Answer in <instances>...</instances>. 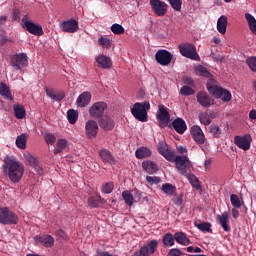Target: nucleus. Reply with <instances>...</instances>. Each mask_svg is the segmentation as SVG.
I'll use <instances>...</instances> for the list:
<instances>
[{"label":"nucleus","mask_w":256,"mask_h":256,"mask_svg":"<svg viewBox=\"0 0 256 256\" xmlns=\"http://www.w3.org/2000/svg\"><path fill=\"white\" fill-rule=\"evenodd\" d=\"M4 167L7 169L8 176L13 183H19L21 181L23 173H25V167L21 162L6 158Z\"/></svg>","instance_id":"f257e3e1"},{"label":"nucleus","mask_w":256,"mask_h":256,"mask_svg":"<svg viewBox=\"0 0 256 256\" xmlns=\"http://www.w3.org/2000/svg\"><path fill=\"white\" fill-rule=\"evenodd\" d=\"M207 90L216 99H222L224 103H229L233 99L231 92L217 85V82L213 78H210L207 82Z\"/></svg>","instance_id":"f03ea898"},{"label":"nucleus","mask_w":256,"mask_h":256,"mask_svg":"<svg viewBox=\"0 0 256 256\" xmlns=\"http://www.w3.org/2000/svg\"><path fill=\"white\" fill-rule=\"evenodd\" d=\"M151 109V104L148 101L145 102H136L131 108V113L137 121L141 123L147 122V112Z\"/></svg>","instance_id":"7ed1b4c3"},{"label":"nucleus","mask_w":256,"mask_h":256,"mask_svg":"<svg viewBox=\"0 0 256 256\" xmlns=\"http://www.w3.org/2000/svg\"><path fill=\"white\" fill-rule=\"evenodd\" d=\"M178 49L182 57H186L192 61H199L200 57L197 53V47H195V45L192 43H182L178 46Z\"/></svg>","instance_id":"20e7f679"},{"label":"nucleus","mask_w":256,"mask_h":256,"mask_svg":"<svg viewBox=\"0 0 256 256\" xmlns=\"http://www.w3.org/2000/svg\"><path fill=\"white\" fill-rule=\"evenodd\" d=\"M173 160L176 163V169L181 173V175H187L191 171V161L187 156H174Z\"/></svg>","instance_id":"39448f33"},{"label":"nucleus","mask_w":256,"mask_h":256,"mask_svg":"<svg viewBox=\"0 0 256 256\" xmlns=\"http://www.w3.org/2000/svg\"><path fill=\"white\" fill-rule=\"evenodd\" d=\"M19 218L7 208H0V223L2 225H17Z\"/></svg>","instance_id":"423d86ee"},{"label":"nucleus","mask_w":256,"mask_h":256,"mask_svg":"<svg viewBox=\"0 0 256 256\" xmlns=\"http://www.w3.org/2000/svg\"><path fill=\"white\" fill-rule=\"evenodd\" d=\"M22 27L31 35H43V28L39 24L33 23V21L29 20V17L25 15L22 18Z\"/></svg>","instance_id":"0eeeda50"},{"label":"nucleus","mask_w":256,"mask_h":256,"mask_svg":"<svg viewBox=\"0 0 256 256\" xmlns=\"http://www.w3.org/2000/svg\"><path fill=\"white\" fill-rule=\"evenodd\" d=\"M155 60L159 65H162L163 67H167L173 61V54L171 52L162 49L156 52L155 54Z\"/></svg>","instance_id":"6e6552de"},{"label":"nucleus","mask_w":256,"mask_h":256,"mask_svg":"<svg viewBox=\"0 0 256 256\" xmlns=\"http://www.w3.org/2000/svg\"><path fill=\"white\" fill-rule=\"evenodd\" d=\"M107 109V103L105 102H96L89 108V115L93 119H99L103 117V113Z\"/></svg>","instance_id":"1a4fd4ad"},{"label":"nucleus","mask_w":256,"mask_h":256,"mask_svg":"<svg viewBox=\"0 0 256 256\" xmlns=\"http://www.w3.org/2000/svg\"><path fill=\"white\" fill-rule=\"evenodd\" d=\"M150 6L157 17H163L167 14V4L161 0H150Z\"/></svg>","instance_id":"9d476101"},{"label":"nucleus","mask_w":256,"mask_h":256,"mask_svg":"<svg viewBox=\"0 0 256 256\" xmlns=\"http://www.w3.org/2000/svg\"><path fill=\"white\" fill-rule=\"evenodd\" d=\"M27 65H29L27 54L19 53L13 56L12 67H14L16 71H21V69H23V67H27Z\"/></svg>","instance_id":"9b49d317"},{"label":"nucleus","mask_w":256,"mask_h":256,"mask_svg":"<svg viewBox=\"0 0 256 256\" xmlns=\"http://www.w3.org/2000/svg\"><path fill=\"white\" fill-rule=\"evenodd\" d=\"M158 151L162 157L167 159V161H173V159H175V150H173L163 141L158 143Z\"/></svg>","instance_id":"f8f14e48"},{"label":"nucleus","mask_w":256,"mask_h":256,"mask_svg":"<svg viewBox=\"0 0 256 256\" xmlns=\"http://www.w3.org/2000/svg\"><path fill=\"white\" fill-rule=\"evenodd\" d=\"M60 29L64 33H77L79 31V22L75 19L63 21L60 24Z\"/></svg>","instance_id":"ddd939ff"},{"label":"nucleus","mask_w":256,"mask_h":256,"mask_svg":"<svg viewBox=\"0 0 256 256\" xmlns=\"http://www.w3.org/2000/svg\"><path fill=\"white\" fill-rule=\"evenodd\" d=\"M191 136L193 140L198 145H203L205 141H207V138H205V133H203V129H201L200 126L194 125L190 129Z\"/></svg>","instance_id":"4468645a"},{"label":"nucleus","mask_w":256,"mask_h":256,"mask_svg":"<svg viewBox=\"0 0 256 256\" xmlns=\"http://www.w3.org/2000/svg\"><path fill=\"white\" fill-rule=\"evenodd\" d=\"M85 133L88 139H93L97 137V133H99V124L95 120H88L85 123Z\"/></svg>","instance_id":"2eb2a0df"},{"label":"nucleus","mask_w":256,"mask_h":256,"mask_svg":"<svg viewBox=\"0 0 256 256\" xmlns=\"http://www.w3.org/2000/svg\"><path fill=\"white\" fill-rule=\"evenodd\" d=\"M234 143L239 149L249 151V149H251V135L235 136Z\"/></svg>","instance_id":"dca6fc26"},{"label":"nucleus","mask_w":256,"mask_h":256,"mask_svg":"<svg viewBox=\"0 0 256 256\" xmlns=\"http://www.w3.org/2000/svg\"><path fill=\"white\" fill-rule=\"evenodd\" d=\"M216 220L218 221L219 225H221L223 231H231V226H229V213L223 212L222 214H218L216 216Z\"/></svg>","instance_id":"f3484780"},{"label":"nucleus","mask_w":256,"mask_h":256,"mask_svg":"<svg viewBox=\"0 0 256 256\" xmlns=\"http://www.w3.org/2000/svg\"><path fill=\"white\" fill-rule=\"evenodd\" d=\"M158 119L161 127H166V125H169V119H171V116L169 115L167 109H165V106H159Z\"/></svg>","instance_id":"a211bd4d"},{"label":"nucleus","mask_w":256,"mask_h":256,"mask_svg":"<svg viewBox=\"0 0 256 256\" xmlns=\"http://www.w3.org/2000/svg\"><path fill=\"white\" fill-rule=\"evenodd\" d=\"M35 243H42L44 247H53L55 239L51 235H43L34 237Z\"/></svg>","instance_id":"6ab92c4d"},{"label":"nucleus","mask_w":256,"mask_h":256,"mask_svg":"<svg viewBox=\"0 0 256 256\" xmlns=\"http://www.w3.org/2000/svg\"><path fill=\"white\" fill-rule=\"evenodd\" d=\"M91 103V93L90 92H83L79 95L76 100V105L78 107H87Z\"/></svg>","instance_id":"aec40b11"},{"label":"nucleus","mask_w":256,"mask_h":256,"mask_svg":"<svg viewBox=\"0 0 256 256\" xmlns=\"http://www.w3.org/2000/svg\"><path fill=\"white\" fill-rule=\"evenodd\" d=\"M172 126L175 129L176 133H179L180 135H183V133L187 131V124L182 118L175 119L172 123Z\"/></svg>","instance_id":"412c9836"},{"label":"nucleus","mask_w":256,"mask_h":256,"mask_svg":"<svg viewBox=\"0 0 256 256\" xmlns=\"http://www.w3.org/2000/svg\"><path fill=\"white\" fill-rule=\"evenodd\" d=\"M96 62L98 63L99 67L102 69H111L113 63L111 62V58L105 55H99L96 57Z\"/></svg>","instance_id":"4be33fe9"},{"label":"nucleus","mask_w":256,"mask_h":256,"mask_svg":"<svg viewBox=\"0 0 256 256\" xmlns=\"http://www.w3.org/2000/svg\"><path fill=\"white\" fill-rule=\"evenodd\" d=\"M174 239L176 243L179 245H183L184 247H187V245H191V240L187 238V234L183 232H176L174 234Z\"/></svg>","instance_id":"5701e85b"},{"label":"nucleus","mask_w":256,"mask_h":256,"mask_svg":"<svg viewBox=\"0 0 256 256\" xmlns=\"http://www.w3.org/2000/svg\"><path fill=\"white\" fill-rule=\"evenodd\" d=\"M197 101L202 107H211L212 102L206 92H200L197 95Z\"/></svg>","instance_id":"b1692460"},{"label":"nucleus","mask_w":256,"mask_h":256,"mask_svg":"<svg viewBox=\"0 0 256 256\" xmlns=\"http://www.w3.org/2000/svg\"><path fill=\"white\" fill-rule=\"evenodd\" d=\"M46 95L53 101H62L65 98L64 92H57L51 88L46 89Z\"/></svg>","instance_id":"393cba45"},{"label":"nucleus","mask_w":256,"mask_h":256,"mask_svg":"<svg viewBox=\"0 0 256 256\" xmlns=\"http://www.w3.org/2000/svg\"><path fill=\"white\" fill-rule=\"evenodd\" d=\"M217 31L221 33V35H225L227 33V16L222 15L217 20Z\"/></svg>","instance_id":"a878e982"},{"label":"nucleus","mask_w":256,"mask_h":256,"mask_svg":"<svg viewBox=\"0 0 256 256\" xmlns=\"http://www.w3.org/2000/svg\"><path fill=\"white\" fill-rule=\"evenodd\" d=\"M0 95L1 97L8 99V101H13V94H11V89L7 84L0 82Z\"/></svg>","instance_id":"bb28decb"},{"label":"nucleus","mask_w":256,"mask_h":256,"mask_svg":"<svg viewBox=\"0 0 256 256\" xmlns=\"http://www.w3.org/2000/svg\"><path fill=\"white\" fill-rule=\"evenodd\" d=\"M142 167L146 173H149V175H153L154 173H157L159 168L157 167V164L153 161H145L142 163Z\"/></svg>","instance_id":"cd10ccee"},{"label":"nucleus","mask_w":256,"mask_h":256,"mask_svg":"<svg viewBox=\"0 0 256 256\" xmlns=\"http://www.w3.org/2000/svg\"><path fill=\"white\" fill-rule=\"evenodd\" d=\"M100 127L101 129H104V131H111V129L115 127V123L113 122V119L105 116L100 120Z\"/></svg>","instance_id":"c85d7f7f"},{"label":"nucleus","mask_w":256,"mask_h":256,"mask_svg":"<svg viewBox=\"0 0 256 256\" xmlns=\"http://www.w3.org/2000/svg\"><path fill=\"white\" fill-rule=\"evenodd\" d=\"M27 139H29V134L22 133L16 138V147L18 149H27Z\"/></svg>","instance_id":"c756f323"},{"label":"nucleus","mask_w":256,"mask_h":256,"mask_svg":"<svg viewBox=\"0 0 256 256\" xmlns=\"http://www.w3.org/2000/svg\"><path fill=\"white\" fill-rule=\"evenodd\" d=\"M99 155L103 161V163H115V158H113V155H111V152L107 149H102L99 151Z\"/></svg>","instance_id":"7c9ffc66"},{"label":"nucleus","mask_w":256,"mask_h":256,"mask_svg":"<svg viewBox=\"0 0 256 256\" xmlns=\"http://www.w3.org/2000/svg\"><path fill=\"white\" fill-rule=\"evenodd\" d=\"M135 156L137 159H145L147 157H151V149L147 147H140L136 150Z\"/></svg>","instance_id":"2f4dec72"},{"label":"nucleus","mask_w":256,"mask_h":256,"mask_svg":"<svg viewBox=\"0 0 256 256\" xmlns=\"http://www.w3.org/2000/svg\"><path fill=\"white\" fill-rule=\"evenodd\" d=\"M67 148V140L61 138L57 141L56 147L54 148V154L57 155L62 153Z\"/></svg>","instance_id":"473e14b6"},{"label":"nucleus","mask_w":256,"mask_h":256,"mask_svg":"<svg viewBox=\"0 0 256 256\" xmlns=\"http://www.w3.org/2000/svg\"><path fill=\"white\" fill-rule=\"evenodd\" d=\"M184 176L187 177L188 181L190 182L192 187H194V189H197V191H199V189H201V184H199V180L197 179V177L195 175L189 174V172H187L186 175H184Z\"/></svg>","instance_id":"72a5a7b5"},{"label":"nucleus","mask_w":256,"mask_h":256,"mask_svg":"<svg viewBox=\"0 0 256 256\" xmlns=\"http://www.w3.org/2000/svg\"><path fill=\"white\" fill-rule=\"evenodd\" d=\"M67 119L71 125H75L77 120L79 119V112L77 110H68L67 111Z\"/></svg>","instance_id":"f704fd0d"},{"label":"nucleus","mask_w":256,"mask_h":256,"mask_svg":"<svg viewBox=\"0 0 256 256\" xmlns=\"http://www.w3.org/2000/svg\"><path fill=\"white\" fill-rule=\"evenodd\" d=\"M158 245H159V242L157 240H152L147 245L142 247L147 250L149 255H153V253L157 251Z\"/></svg>","instance_id":"c9c22d12"},{"label":"nucleus","mask_w":256,"mask_h":256,"mask_svg":"<svg viewBox=\"0 0 256 256\" xmlns=\"http://www.w3.org/2000/svg\"><path fill=\"white\" fill-rule=\"evenodd\" d=\"M14 115L16 119H25V107L22 105H14Z\"/></svg>","instance_id":"e433bc0d"},{"label":"nucleus","mask_w":256,"mask_h":256,"mask_svg":"<svg viewBox=\"0 0 256 256\" xmlns=\"http://www.w3.org/2000/svg\"><path fill=\"white\" fill-rule=\"evenodd\" d=\"M162 242L164 243L165 247H173L175 245V236L171 233H167L164 235Z\"/></svg>","instance_id":"4c0bfd02"},{"label":"nucleus","mask_w":256,"mask_h":256,"mask_svg":"<svg viewBox=\"0 0 256 256\" xmlns=\"http://www.w3.org/2000/svg\"><path fill=\"white\" fill-rule=\"evenodd\" d=\"M195 227L202 233H211V224L207 222H195Z\"/></svg>","instance_id":"58836bf2"},{"label":"nucleus","mask_w":256,"mask_h":256,"mask_svg":"<svg viewBox=\"0 0 256 256\" xmlns=\"http://www.w3.org/2000/svg\"><path fill=\"white\" fill-rule=\"evenodd\" d=\"M122 198L125 201L126 205L131 207L133 203H135V198L133 197V194L129 191H123L122 192Z\"/></svg>","instance_id":"ea45409f"},{"label":"nucleus","mask_w":256,"mask_h":256,"mask_svg":"<svg viewBox=\"0 0 256 256\" xmlns=\"http://www.w3.org/2000/svg\"><path fill=\"white\" fill-rule=\"evenodd\" d=\"M199 121L202 125H211V116L207 112H202L198 115Z\"/></svg>","instance_id":"a19ab883"},{"label":"nucleus","mask_w":256,"mask_h":256,"mask_svg":"<svg viewBox=\"0 0 256 256\" xmlns=\"http://www.w3.org/2000/svg\"><path fill=\"white\" fill-rule=\"evenodd\" d=\"M162 191L166 195H174V193L177 191V188L173 186V184L166 183L162 185Z\"/></svg>","instance_id":"79ce46f5"},{"label":"nucleus","mask_w":256,"mask_h":256,"mask_svg":"<svg viewBox=\"0 0 256 256\" xmlns=\"http://www.w3.org/2000/svg\"><path fill=\"white\" fill-rule=\"evenodd\" d=\"M195 72L200 77H211V73L205 68V66L198 65L195 67Z\"/></svg>","instance_id":"37998d69"},{"label":"nucleus","mask_w":256,"mask_h":256,"mask_svg":"<svg viewBox=\"0 0 256 256\" xmlns=\"http://www.w3.org/2000/svg\"><path fill=\"white\" fill-rule=\"evenodd\" d=\"M230 201L235 209H241V198H239L236 194H232L230 196Z\"/></svg>","instance_id":"c03bdc74"},{"label":"nucleus","mask_w":256,"mask_h":256,"mask_svg":"<svg viewBox=\"0 0 256 256\" xmlns=\"http://www.w3.org/2000/svg\"><path fill=\"white\" fill-rule=\"evenodd\" d=\"M44 139L47 145H55V142L57 141V137L53 133H46Z\"/></svg>","instance_id":"a18cd8bd"},{"label":"nucleus","mask_w":256,"mask_h":256,"mask_svg":"<svg viewBox=\"0 0 256 256\" xmlns=\"http://www.w3.org/2000/svg\"><path fill=\"white\" fill-rule=\"evenodd\" d=\"M23 155H24L25 161H27L29 165H32V166L37 165V158L31 155V153L25 152Z\"/></svg>","instance_id":"49530a36"},{"label":"nucleus","mask_w":256,"mask_h":256,"mask_svg":"<svg viewBox=\"0 0 256 256\" xmlns=\"http://www.w3.org/2000/svg\"><path fill=\"white\" fill-rule=\"evenodd\" d=\"M111 31L114 35H122V33H125V28H123L121 24H113L111 26Z\"/></svg>","instance_id":"de8ad7c7"},{"label":"nucleus","mask_w":256,"mask_h":256,"mask_svg":"<svg viewBox=\"0 0 256 256\" xmlns=\"http://www.w3.org/2000/svg\"><path fill=\"white\" fill-rule=\"evenodd\" d=\"M99 45H102V47H105L106 49H109L111 47V40L107 37H100L98 39Z\"/></svg>","instance_id":"09e8293b"},{"label":"nucleus","mask_w":256,"mask_h":256,"mask_svg":"<svg viewBox=\"0 0 256 256\" xmlns=\"http://www.w3.org/2000/svg\"><path fill=\"white\" fill-rule=\"evenodd\" d=\"M171 7L174 9V11H181V5H183V2L181 0H168Z\"/></svg>","instance_id":"8fccbe9b"},{"label":"nucleus","mask_w":256,"mask_h":256,"mask_svg":"<svg viewBox=\"0 0 256 256\" xmlns=\"http://www.w3.org/2000/svg\"><path fill=\"white\" fill-rule=\"evenodd\" d=\"M210 133H212V135H214V137L219 138V137H221V128L217 125H211Z\"/></svg>","instance_id":"3c124183"},{"label":"nucleus","mask_w":256,"mask_h":256,"mask_svg":"<svg viewBox=\"0 0 256 256\" xmlns=\"http://www.w3.org/2000/svg\"><path fill=\"white\" fill-rule=\"evenodd\" d=\"M146 181L149 185H158V183H161V178L158 176H147Z\"/></svg>","instance_id":"603ef678"},{"label":"nucleus","mask_w":256,"mask_h":256,"mask_svg":"<svg viewBox=\"0 0 256 256\" xmlns=\"http://www.w3.org/2000/svg\"><path fill=\"white\" fill-rule=\"evenodd\" d=\"M113 183L112 182H108L106 184L103 185L102 187V193H105V194H109V193H112L113 192Z\"/></svg>","instance_id":"864d4df0"},{"label":"nucleus","mask_w":256,"mask_h":256,"mask_svg":"<svg viewBox=\"0 0 256 256\" xmlns=\"http://www.w3.org/2000/svg\"><path fill=\"white\" fill-rule=\"evenodd\" d=\"M246 63L251 71H256V57L247 58Z\"/></svg>","instance_id":"5fc2aeb1"},{"label":"nucleus","mask_w":256,"mask_h":256,"mask_svg":"<svg viewBox=\"0 0 256 256\" xmlns=\"http://www.w3.org/2000/svg\"><path fill=\"white\" fill-rule=\"evenodd\" d=\"M180 93H181V95L187 96V95H193V93H195V91H193L192 88L189 86H183L180 90Z\"/></svg>","instance_id":"6e6d98bb"},{"label":"nucleus","mask_w":256,"mask_h":256,"mask_svg":"<svg viewBox=\"0 0 256 256\" xmlns=\"http://www.w3.org/2000/svg\"><path fill=\"white\" fill-rule=\"evenodd\" d=\"M132 256H149V252H147V248L141 247L140 250L134 252Z\"/></svg>","instance_id":"4d7b16f0"},{"label":"nucleus","mask_w":256,"mask_h":256,"mask_svg":"<svg viewBox=\"0 0 256 256\" xmlns=\"http://www.w3.org/2000/svg\"><path fill=\"white\" fill-rule=\"evenodd\" d=\"M183 255V252H181V250L177 249V248H172L169 252H168V256H181Z\"/></svg>","instance_id":"13d9d810"},{"label":"nucleus","mask_w":256,"mask_h":256,"mask_svg":"<svg viewBox=\"0 0 256 256\" xmlns=\"http://www.w3.org/2000/svg\"><path fill=\"white\" fill-rule=\"evenodd\" d=\"M173 203L176 204L178 207H181V205H183V195L174 197Z\"/></svg>","instance_id":"bf43d9fd"},{"label":"nucleus","mask_w":256,"mask_h":256,"mask_svg":"<svg viewBox=\"0 0 256 256\" xmlns=\"http://www.w3.org/2000/svg\"><path fill=\"white\" fill-rule=\"evenodd\" d=\"M88 204L90 205V207H98L99 201L96 198H89Z\"/></svg>","instance_id":"052dcab7"},{"label":"nucleus","mask_w":256,"mask_h":256,"mask_svg":"<svg viewBox=\"0 0 256 256\" xmlns=\"http://www.w3.org/2000/svg\"><path fill=\"white\" fill-rule=\"evenodd\" d=\"M56 235H57L58 237H60V239H63V241H65V240L68 239L67 233H65V231H63V230H58V231L56 232Z\"/></svg>","instance_id":"680f3d73"},{"label":"nucleus","mask_w":256,"mask_h":256,"mask_svg":"<svg viewBox=\"0 0 256 256\" xmlns=\"http://www.w3.org/2000/svg\"><path fill=\"white\" fill-rule=\"evenodd\" d=\"M178 153H181V155H185L187 153V148L185 146H177Z\"/></svg>","instance_id":"e2e57ef3"},{"label":"nucleus","mask_w":256,"mask_h":256,"mask_svg":"<svg viewBox=\"0 0 256 256\" xmlns=\"http://www.w3.org/2000/svg\"><path fill=\"white\" fill-rule=\"evenodd\" d=\"M249 119H251V121H255L256 120V110L255 109H252L249 112Z\"/></svg>","instance_id":"0e129e2a"},{"label":"nucleus","mask_w":256,"mask_h":256,"mask_svg":"<svg viewBox=\"0 0 256 256\" xmlns=\"http://www.w3.org/2000/svg\"><path fill=\"white\" fill-rule=\"evenodd\" d=\"M33 167H34V169H35V171H36V173L38 175H42L43 174V169H41V166L35 164Z\"/></svg>","instance_id":"69168bd1"},{"label":"nucleus","mask_w":256,"mask_h":256,"mask_svg":"<svg viewBox=\"0 0 256 256\" xmlns=\"http://www.w3.org/2000/svg\"><path fill=\"white\" fill-rule=\"evenodd\" d=\"M232 217H233L234 219L239 218V210H237L236 208H233V209H232Z\"/></svg>","instance_id":"338daca9"},{"label":"nucleus","mask_w":256,"mask_h":256,"mask_svg":"<svg viewBox=\"0 0 256 256\" xmlns=\"http://www.w3.org/2000/svg\"><path fill=\"white\" fill-rule=\"evenodd\" d=\"M204 165L206 169H209L211 167V159H206Z\"/></svg>","instance_id":"774afa93"}]
</instances>
